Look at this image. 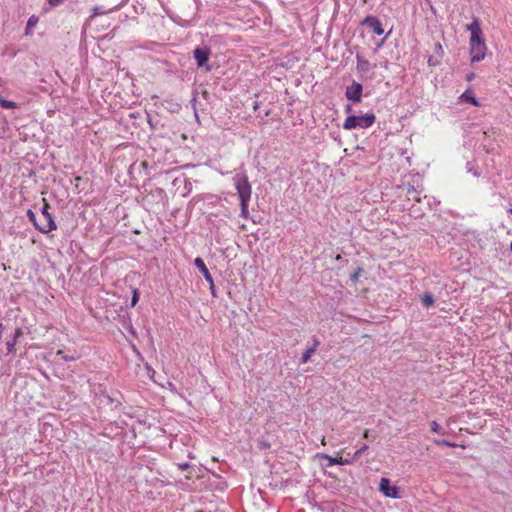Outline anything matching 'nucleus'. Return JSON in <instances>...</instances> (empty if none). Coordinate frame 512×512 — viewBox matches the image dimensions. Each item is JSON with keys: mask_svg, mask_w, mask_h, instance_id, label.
I'll return each mask as SVG.
<instances>
[{"mask_svg": "<svg viewBox=\"0 0 512 512\" xmlns=\"http://www.w3.org/2000/svg\"><path fill=\"white\" fill-rule=\"evenodd\" d=\"M436 443H437L438 445H445V446H447V447H454V446H455L454 444L449 443V442H447V441H436Z\"/></svg>", "mask_w": 512, "mask_h": 512, "instance_id": "5701e85b", "label": "nucleus"}, {"mask_svg": "<svg viewBox=\"0 0 512 512\" xmlns=\"http://www.w3.org/2000/svg\"><path fill=\"white\" fill-rule=\"evenodd\" d=\"M211 293L214 295L215 286L213 288L210 287Z\"/></svg>", "mask_w": 512, "mask_h": 512, "instance_id": "473e14b6", "label": "nucleus"}, {"mask_svg": "<svg viewBox=\"0 0 512 512\" xmlns=\"http://www.w3.org/2000/svg\"><path fill=\"white\" fill-rule=\"evenodd\" d=\"M363 438H364V439H367V438H368V430H365V431L363 432Z\"/></svg>", "mask_w": 512, "mask_h": 512, "instance_id": "c756f323", "label": "nucleus"}, {"mask_svg": "<svg viewBox=\"0 0 512 512\" xmlns=\"http://www.w3.org/2000/svg\"><path fill=\"white\" fill-rule=\"evenodd\" d=\"M139 301V292L138 290H134V294H132V307H135Z\"/></svg>", "mask_w": 512, "mask_h": 512, "instance_id": "412c9836", "label": "nucleus"}, {"mask_svg": "<svg viewBox=\"0 0 512 512\" xmlns=\"http://www.w3.org/2000/svg\"><path fill=\"white\" fill-rule=\"evenodd\" d=\"M362 95V85L358 82H353V84L347 87L346 97L355 102L359 103Z\"/></svg>", "mask_w": 512, "mask_h": 512, "instance_id": "1a4fd4ad", "label": "nucleus"}, {"mask_svg": "<svg viewBox=\"0 0 512 512\" xmlns=\"http://www.w3.org/2000/svg\"><path fill=\"white\" fill-rule=\"evenodd\" d=\"M42 203H44V205H42L41 218L39 220L36 219L35 214L31 210H28L27 217L39 232L47 234L56 230L57 224L53 216L49 213L50 205L48 201L44 198L42 199Z\"/></svg>", "mask_w": 512, "mask_h": 512, "instance_id": "f03ea898", "label": "nucleus"}, {"mask_svg": "<svg viewBox=\"0 0 512 512\" xmlns=\"http://www.w3.org/2000/svg\"><path fill=\"white\" fill-rule=\"evenodd\" d=\"M508 214H509V215H512V208H510V209L508 210Z\"/></svg>", "mask_w": 512, "mask_h": 512, "instance_id": "f704fd0d", "label": "nucleus"}, {"mask_svg": "<svg viewBox=\"0 0 512 512\" xmlns=\"http://www.w3.org/2000/svg\"><path fill=\"white\" fill-rule=\"evenodd\" d=\"M362 274V269L361 268H357V270L354 272V274L351 275V280L352 281H357L358 277Z\"/></svg>", "mask_w": 512, "mask_h": 512, "instance_id": "4be33fe9", "label": "nucleus"}, {"mask_svg": "<svg viewBox=\"0 0 512 512\" xmlns=\"http://www.w3.org/2000/svg\"><path fill=\"white\" fill-rule=\"evenodd\" d=\"M233 182L240 200V215L243 219H248V203L251 196V186L248 182V178L245 174H237Z\"/></svg>", "mask_w": 512, "mask_h": 512, "instance_id": "7ed1b4c3", "label": "nucleus"}, {"mask_svg": "<svg viewBox=\"0 0 512 512\" xmlns=\"http://www.w3.org/2000/svg\"><path fill=\"white\" fill-rule=\"evenodd\" d=\"M346 111H347V112H350V111H351V106H350V105H347V107H346Z\"/></svg>", "mask_w": 512, "mask_h": 512, "instance_id": "2f4dec72", "label": "nucleus"}, {"mask_svg": "<svg viewBox=\"0 0 512 512\" xmlns=\"http://www.w3.org/2000/svg\"><path fill=\"white\" fill-rule=\"evenodd\" d=\"M321 444H322L323 446H326V444H327V443H326V438H325V437H322V439H321Z\"/></svg>", "mask_w": 512, "mask_h": 512, "instance_id": "7c9ffc66", "label": "nucleus"}, {"mask_svg": "<svg viewBox=\"0 0 512 512\" xmlns=\"http://www.w3.org/2000/svg\"><path fill=\"white\" fill-rule=\"evenodd\" d=\"M195 266L199 269V271L203 275L204 279L208 281L210 287L213 288L214 287L213 278L210 275V272H209L204 260L201 257H197L195 259Z\"/></svg>", "mask_w": 512, "mask_h": 512, "instance_id": "9d476101", "label": "nucleus"}, {"mask_svg": "<svg viewBox=\"0 0 512 512\" xmlns=\"http://www.w3.org/2000/svg\"><path fill=\"white\" fill-rule=\"evenodd\" d=\"M421 301H422V304L425 306V307H430V305H433V303L435 302V300L433 299V295L432 294H424L421 296Z\"/></svg>", "mask_w": 512, "mask_h": 512, "instance_id": "dca6fc26", "label": "nucleus"}, {"mask_svg": "<svg viewBox=\"0 0 512 512\" xmlns=\"http://www.w3.org/2000/svg\"><path fill=\"white\" fill-rule=\"evenodd\" d=\"M25 35L26 36L32 35V28H29L28 25H26V28H25Z\"/></svg>", "mask_w": 512, "mask_h": 512, "instance_id": "393cba45", "label": "nucleus"}, {"mask_svg": "<svg viewBox=\"0 0 512 512\" xmlns=\"http://www.w3.org/2000/svg\"><path fill=\"white\" fill-rule=\"evenodd\" d=\"M0 106L5 109H14L17 108L18 105L15 102L0 99Z\"/></svg>", "mask_w": 512, "mask_h": 512, "instance_id": "f3484780", "label": "nucleus"}, {"mask_svg": "<svg viewBox=\"0 0 512 512\" xmlns=\"http://www.w3.org/2000/svg\"><path fill=\"white\" fill-rule=\"evenodd\" d=\"M363 24L368 25L372 29V31H374V33L377 34L378 36H381L384 33L382 23L378 18H373V16H367L363 20Z\"/></svg>", "mask_w": 512, "mask_h": 512, "instance_id": "9b49d317", "label": "nucleus"}, {"mask_svg": "<svg viewBox=\"0 0 512 512\" xmlns=\"http://www.w3.org/2000/svg\"><path fill=\"white\" fill-rule=\"evenodd\" d=\"M319 345V342L318 341H315L314 345L307 348L304 353L302 354V357H301V363H306L309 361L310 357L312 354H315L316 350H317V347Z\"/></svg>", "mask_w": 512, "mask_h": 512, "instance_id": "ddd939ff", "label": "nucleus"}, {"mask_svg": "<svg viewBox=\"0 0 512 512\" xmlns=\"http://www.w3.org/2000/svg\"><path fill=\"white\" fill-rule=\"evenodd\" d=\"M188 463H183V464H179V469L180 470H186L188 468Z\"/></svg>", "mask_w": 512, "mask_h": 512, "instance_id": "bb28decb", "label": "nucleus"}, {"mask_svg": "<svg viewBox=\"0 0 512 512\" xmlns=\"http://www.w3.org/2000/svg\"><path fill=\"white\" fill-rule=\"evenodd\" d=\"M460 100L465 101L467 103H471L474 106H479L478 100L474 97V94L471 90L465 91L462 96H460Z\"/></svg>", "mask_w": 512, "mask_h": 512, "instance_id": "f8f14e48", "label": "nucleus"}, {"mask_svg": "<svg viewBox=\"0 0 512 512\" xmlns=\"http://www.w3.org/2000/svg\"><path fill=\"white\" fill-rule=\"evenodd\" d=\"M474 77H475V74H474V73H472V74H468V75H467V80H468V81H471V80H473V79H474Z\"/></svg>", "mask_w": 512, "mask_h": 512, "instance_id": "c85d7f7f", "label": "nucleus"}, {"mask_svg": "<svg viewBox=\"0 0 512 512\" xmlns=\"http://www.w3.org/2000/svg\"><path fill=\"white\" fill-rule=\"evenodd\" d=\"M430 426H432V428H430V430H432V432H434V433H442V428H441L439 423L432 422V424H430Z\"/></svg>", "mask_w": 512, "mask_h": 512, "instance_id": "aec40b11", "label": "nucleus"}, {"mask_svg": "<svg viewBox=\"0 0 512 512\" xmlns=\"http://www.w3.org/2000/svg\"><path fill=\"white\" fill-rule=\"evenodd\" d=\"M80 358H81V355L78 354L77 352L69 353V354L65 353V355H63V361H65V362H75V361H78Z\"/></svg>", "mask_w": 512, "mask_h": 512, "instance_id": "2eb2a0df", "label": "nucleus"}, {"mask_svg": "<svg viewBox=\"0 0 512 512\" xmlns=\"http://www.w3.org/2000/svg\"><path fill=\"white\" fill-rule=\"evenodd\" d=\"M38 23V18L36 16H31L28 21H27V25L29 26V28H34Z\"/></svg>", "mask_w": 512, "mask_h": 512, "instance_id": "6ab92c4d", "label": "nucleus"}, {"mask_svg": "<svg viewBox=\"0 0 512 512\" xmlns=\"http://www.w3.org/2000/svg\"><path fill=\"white\" fill-rule=\"evenodd\" d=\"M467 30L470 31V55L471 62H479L484 59L486 53V44L483 38L482 29L480 26L479 18H473L472 22L467 25Z\"/></svg>", "mask_w": 512, "mask_h": 512, "instance_id": "f257e3e1", "label": "nucleus"}, {"mask_svg": "<svg viewBox=\"0 0 512 512\" xmlns=\"http://www.w3.org/2000/svg\"><path fill=\"white\" fill-rule=\"evenodd\" d=\"M20 333H21V330L17 329V331H16L17 336L20 335Z\"/></svg>", "mask_w": 512, "mask_h": 512, "instance_id": "72a5a7b5", "label": "nucleus"}, {"mask_svg": "<svg viewBox=\"0 0 512 512\" xmlns=\"http://www.w3.org/2000/svg\"><path fill=\"white\" fill-rule=\"evenodd\" d=\"M444 57V49L441 43L434 45V55L429 56L427 59V65L429 67H437L441 64Z\"/></svg>", "mask_w": 512, "mask_h": 512, "instance_id": "0eeeda50", "label": "nucleus"}, {"mask_svg": "<svg viewBox=\"0 0 512 512\" xmlns=\"http://www.w3.org/2000/svg\"><path fill=\"white\" fill-rule=\"evenodd\" d=\"M379 489L386 497L399 498L398 487L392 485L389 478H381Z\"/></svg>", "mask_w": 512, "mask_h": 512, "instance_id": "39448f33", "label": "nucleus"}, {"mask_svg": "<svg viewBox=\"0 0 512 512\" xmlns=\"http://www.w3.org/2000/svg\"><path fill=\"white\" fill-rule=\"evenodd\" d=\"M198 512H205V511H203V510H200V511H198Z\"/></svg>", "mask_w": 512, "mask_h": 512, "instance_id": "e433bc0d", "label": "nucleus"}, {"mask_svg": "<svg viewBox=\"0 0 512 512\" xmlns=\"http://www.w3.org/2000/svg\"><path fill=\"white\" fill-rule=\"evenodd\" d=\"M368 449L367 445H363L359 450L355 451L354 453V456L351 460H353V462L358 459L360 457V455L363 453V452H366Z\"/></svg>", "mask_w": 512, "mask_h": 512, "instance_id": "a211bd4d", "label": "nucleus"}, {"mask_svg": "<svg viewBox=\"0 0 512 512\" xmlns=\"http://www.w3.org/2000/svg\"><path fill=\"white\" fill-rule=\"evenodd\" d=\"M370 64L368 60L357 55V69L363 73H366L369 70Z\"/></svg>", "mask_w": 512, "mask_h": 512, "instance_id": "4468645a", "label": "nucleus"}, {"mask_svg": "<svg viewBox=\"0 0 512 512\" xmlns=\"http://www.w3.org/2000/svg\"><path fill=\"white\" fill-rule=\"evenodd\" d=\"M56 354H57V356H61L62 359H63V355H65L64 351L61 349H59Z\"/></svg>", "mask_w": 512, "mask_h": 512, "instance_id": "cd10ccee", "label": "nucleus"}, {"mask_svg": "<svg viewBox=\"0 0 512 512\" xmlns=\"http://www.w3.org/2000/svg\"><path fill=\"white\" fill-rule=\"evenodd\" d=\"M320 457L328 461L327 467H332L334 465H350L353 463V460L343 458V456L341 455V451H338L336 456L321 454Z\"/></svg>", "mask_w": 512, "mask_h": 512, "instance_id": "423d86ee", "label": "nucleus"}, {"mask_svg": "<svg viewBox=\"0 0 512 512\" xmlns=\"http://www.w3.org/2000/svg\"><path fill=\"white\" fill-rule=\"evenodd\" d=\"M510 250L512 251V242L510 243Z\"/></svg>", "mask_w": 512, "mask_h": 512, "instance_id": "c9c22d12", "label": "nucleus"}, {"mask_svg": "<svg viewBox=\"0 0 512 512\" xmlns=\"http://www.w3.org/2000/svg\"><path fill=\"white\" fill-rule=\"evenodd\" d=\"M14 346H15V342H7L8 351H12Z\"/></svg>", "mask_w": 512, "mask_h": 512, "instance_id": "a878e982", "label": "nucleus"}, {"mask_svg": "<svg viewBox=\"0 0 512 512\" xmlns=\"http://www.w3.org/2000/svg\"><path fill=\"white\" fill-rule=\"evenodd\" d=\"M376 116L374 113H367L362 116H349L345 120L344 124H342V128L350 131L356 128L366 129L370 126H373L375 123Z\"/></svg>", "mask_w": 512, "mask_h": 512, "instance_id": "20e7f679", "label": "nucleus"}, {"mask_svg": "<svg viewBox=\"0 0 512 512\" xmlns=\"http://www.w3.org/2000/svg\"><path fill=\"white\" fill-rule=\"evenodd\" d=\"M48 2L51 6H57L62 2V0H48Z\"/></svg>", "mask_w": 512, "mask_h": 512, "instance_id": "b1692460", "label": "nucleus"}, {"mask_svg": "<svg viewBox=\"0 0 512 512\" xmlns=\"http://www.w3.org/2000/svg\"><path fill=\"white\" fill-rule=\"evenodd\" d=\"M210 53V48L207 46L197 47L194 50V57L199 67H204L207 64Z\"/></svg>", "mask_w": 512, "mask_h": 512, "instance_id": "6e6552de", "label": "nucleus"}]
</instances>
